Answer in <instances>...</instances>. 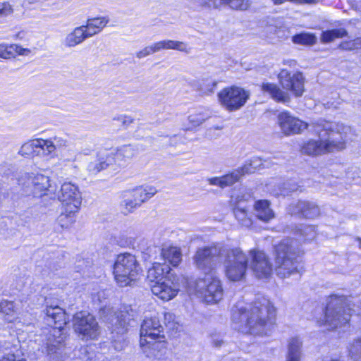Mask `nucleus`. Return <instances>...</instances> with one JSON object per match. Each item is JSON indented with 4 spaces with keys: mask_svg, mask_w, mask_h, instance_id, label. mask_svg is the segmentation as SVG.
I'll list each match as a JSON object with an SVG mask.
<instances>
[{
    "mask_svg": "<svg viewBox=\"0 0 361 361\" xmlns=\"http://www.w3.org/2000/svg\"><path fill=\"white\" fill-rule=\"evenodd\" d=\"M224 257L225 274L233 281H240L245 276L248 257L239 247L226 248L217 245L199 248L195 256L196 267L206 274H210L219 257Z\"/></svg>",
    "mask_w": 361,
    "mask_h": 361,
    "instance_id": "1",
    "label": "nucleus"
},
{
    "mask_svg": "<svg viewBox=\"0 0 361 361\" xmlns=\"http://www.w3.org/2000/svg\"><path fill=\"white\" fill-rule=\"evenodd\" d=\"M276 309L267 300L253 305L238 303L232 310L233 328L245 334L267 335L273 326Z\"/></svg>",
    "mask_w": 361,
    "mask_h": 361,
    "instance_id": "2",
    "label": "nucleus"
},
{
    "mask_svg": "<svg viewBox=\"0 0 361 361\" xmlns=\"http://www.w3.org/2000/svg\"><path fill=\"white\" fill-rule=\"evenodd\" d=\"M315 130L319 140L305 142L301 147L302 154L314 157L345 148V142L351 129L342 123L322 121L317 124Z\"/></svg>",
    "mask_w": 361,
    "mask_h": 361,
    "instance_id": "3",
    "label": "nucleus"
},
{
    "mask_svg": "<svg viewBox=\"0 0 361 361\" xmlns=\"http://www.w3.org/2000/svg\"><path fill=\"white\" fill-rule=\"evenodd\" d=\"M163 326L159 317L154 314L145 317L140 331V347L148 357H155L166 347Z\"/></svg>",
    "mask_w": 361,
    "mask_h": 361,
    "instance_id": "4",
    "label": "nucleus"
},
{
    "mask_svg": "<svg viewBox=\"0 0 361 361\" xmlns=\"http://www.w3.org/2000/svg\"><path fill=\"white\" fill-rule=\"evenodd\" d=\"M351 311L348 299L345 296L332 295L329 299L324 319L317 322L319 326H324L328 330H345L349 327Z\"/></svg>",
    "mask_w": 361,
    "mask_h": 361,
    "instance_id": "5",
    "label": "nucleus"
},
{
    "mask_svg": "<svg viewBox=\"0 0 361 361\" xmlns=\"http://www.w3.org/2000/svg\"><path fill=\"white\" fill-rule=\"evenodd\" d=\"M45 314L48 324H54V326L49 330L46 343L42 346V352L51 355L57 353L65 341L63 326L66 324L67 319L64 310L58 305L47 306Z\"/></svg>",
    "mask_w": 361,
    "mask_h": 361,
    "instance_id": "6",
    "label": "nucleus"
},
{
    "mask_svg": "<svg viewBox=\"0 0 361 361\" xmlns=\"http://www.w3.org/2000/svg\"><path fill=\"white\" fill-rule=\"evenodd\" d=\"M274 262L277 275L287 278L298 272L299 250L295 240H282L274 247Z\"/></svg>",
    "mask_w": 361,
    "mask_h": 361,
    "instance_id": "7",
    "label": "nucleus"
},
{
    "mask_svg": "<svg viewBox=\"0 0 361 361\" xmlns=\"http://www.w3.org/2000/svg\"><path fill=\"white\" fill-rule=\"evenodd\" d=\"M135 317V312L128 307L104 317V319L111 325V339L116 350L121 351L127 345L126 334L130 327L134 326Z\"/></svg>",
    "mask_w": 361,
    "mask_h": 361,
    "instance_id": "8",
    "label": "nucleus"
},
{
    "mask_svg": "<svg viewBox=\"0 0 361 361\" xmlns=\"http://www.w3.org/2000/svg\"><path fill=\"white\" fill-rule=\"evenodd\" d=\"M141 272V267L135 255L126 252L117 256L113 274L119 286H133L139 279Z\"/></svg>",
    "mask_w": 361,
    "mask_h": 361,
    "instance_id": "9",
    "label": "nucleus"
},
{
    "mask_svg": "<svg viewBox=\"0 0 361 361\" xmlns=\"http://www.w3.org/2000/svg\"><path fill=\"white\" fill-rule=\"evenodd\" d=\"M271 160L266 159L262 161L261 159H254L250 162L244 164L242 167L233 171L221 177H213L208 178L210 185H216L221 188L228 187L239 181L241 176L245 174L252 173L255 171L257 166H262V168H268L271 166Z\"/></svg>",
    "mask_w": 361,
    "mask_h": 361,
    "instance_id": "10",
    "label": "nucleus"
},
{
    "mask_svg": "<svg viewBox=\"0 0 361 361\" xmlns=\"http://www.w3.org/2000/svg\"><path fill=\"white\" fill-rule=\"evenodd\" d=\"M195 291L204 298L207 303L218 302L223 297L221 281L211 273L206 274L204 279L196 281Z\"/></svg>",
    "mask_w": 361,
    "mask_h": 361,
    "instance_id": "11",
    "label": "nucleus"
},
{
    "mask_svg": "<svg viewBox=\"0 0 361 361\" xmlns=\"http://www.w3.org/2000/svg\"><path fill=\"white\" fill-rule=\"evenodd\" d=\"M220 104L229 111L238 110L250 97L247 91L237 86L223 88L217 94Z\"/></svg>",
    "mask_w": 361,
    "mask_h": 361,
    "instance_id": "12",
    "label": "nucleus"
},
{
    "mask_svg": "<svg viewBox=\"0 0 361 361\" xmlns=\"http://www.w3.org/2000/svg\"><path fill=\"white\" fill-rule=\"evenodd\" d=\"M75 331L85 338L94 339L99 334L98 323L93 315L85 311L77 312L73 317Z\"/></svg>",
    "mask_w": 361,
    "mask_h": 361,
    "instance_id": "13",
    "label": "nucleus"
},
{
    "mask_svg": "<svg viewBox=\"0 0 361 361\" xmlns=\"http://www.w3.org/2000/svg\"><path fill=\"white\" fill-rule=\"evenodd\" d=\"M61 203L63 207L71 209H80L82 204V196L78 187L71 182L63 183L59 191L54 195Z\"/></svg>",
    "mask_w": 361,
    "mask_h": 361,
    "instance_id": "14",
    "label": "nucleus"
},
{
    "mask_svg": "<svg viewBox=\"0 0 361 361\" xmlns=\"http://www.w3.org/2000/svg\"><path fill=\"white\" fill-rule=\"evenodd\" d=\"M282 87L290 92L295 97H300L305 90V78L302 73H291L286 69H281L278 75Z\"/></svg>",
    "mask_w": 361,
    "mask_h": 361,
    "instance_id": "15",
    "label": "nucleus"
},
{
    "mask_svg": "<svg viewBox=\"0 0 361 361\" xmlns=\"http://www.w3.org/2000/svg\"><path fill=\"white\" fill-rule=\"evenodd\" d=\"M277 121L281 132L286 135L300 134L308 127L306 122L288 111L281 112L278 115Z\"/></svg>",
    "mask_w": 361,
    "mask_h": 361,
    "instance_id": "16",
    "label": "nucleus"
},
{
    "mask_svg": "<svg viewBox=\"0 0 361 361\" xmlns=\"http://www.w3.org/2000/svg\"><path fill=\"white\" fill-rule=\"evenodd\" d=\"M250 255L252 258L250 268L256 277L267 279L272 272V265L267 255L262 251L250 250Z\"/></svg>",
    "mask_w": 361,
    "mask_h": 361,
    "instance_id": "17",
    "label": "nucleus"
},
{
    "mask_svg": "<svg viewBox=\"0 0 361 361\" xmlns=\"http://www.w3.org/2000/svg\"><path fill=\"white\" fill-rule=\"evenodd\" d=\"M28 180L32 185L35 196L41 197L43 195L56 194V186L50 183V179L47 176L36 174L29 177Z\"/></svg>",
    "mask_w": 361,
    "mask_h": 361,
    "instance_id": "18",
    "label": "nucleus"
},
{
    "mask_svg": "<svg viewBox=\"0 0 361 361\" xmlns=\"http://www.w3.org/2000/svg\"><path fill=\"white\" fill-rule=\"evenodd\" d=\"M152 293L164 301L173 299L178 292V286L169 279L162 281H156L151 286Z\"/></svg>",
    "mask_w": 361,
    "mask_h": 361,
    "instance_id": "19",
    "label": "nucleus"
},
{
    "mask_svg": "<svg viewBox=\"0 0 361 361\" xmlns=\"http://www.w3.org/2000/svg\"><path fill=\"white\" fill-rule=\"evenodd\" d=\"M289 212L292 215H297L307 219H313L319 215V207L313 202L298 201L289 206Z\"/></svg>",
    "mask_w": 361,
    "mask_h": 361,
    "instance_id": "20",
    "label": "nucleus"
},
{
    "mask_svg": "<svg viewBox=\"0 0 361 361\" xmlns=\"http://www.w3.org/2000/svg\"><path fill=\"white\" fill-rule=\"evenodd\" d=\"M114 161V158L109 153L99 154L88 163L87 169L90 173L97 174L109 166L112 165Z\"/></svg>",
    "mask_w": 361,
    "mask_h": 361,
    "instance_id": "21",
    "label": "nucleus"
},
{
    "mask_svg": "<svg viewBox=\"0 0 361 361\" xmlns=\"http://www.w3.org/2000/svg\"><path fill=\"white\" fill-rule=\"evenodd\" d=\"M254 212L255 216L264 222H269L275 217L269 202L266 200L256 201L254 204Z\"/></svg>",
    "mask_w": 361,
    "mask_h": 361,
    "instance_id": "22",
    "label": "nucleus"
},
{
    "mask_svg": "<svg viewBox=\"0 0 361 361\" xmlns=\"http://www.w3.org/2000/svg\"><path fill=\"white\" fill-rule=\"evenodd\" d=\"M41 153L45 154L44 141L43 139H35L23 144L19 154L24 157H32L39 155Z\"/></svg>",
    "mask_w": 361,
    "mask_h": 361,
    "instance_id": "23",
    "label": "nucleus"
},
{
    "mask_svg": "<svg viewBox=\"0 0 361 361\" xmlns=\"http://www.w3.org/2000/svg\"><path fill=\"white\" fill-rule=\"evenodd\" d=\"M80 209H71L61 207V212L56 219V223L63 229H68L75 223L76 216Z\"/></svg>",
    "mask_w": 361,
    "mask_h": 361,
    "instance_id": "24",
    "label": "nucleus"
},
{
    "mask_svg": "<svg viewBox=\"0 0 361 361\" xmlns=\"http://www.w3.org/2000/svg\"><path fill=\"white\" fill-rule=\"evenodd\" d=\"M109 23L106 17L87 19L86 25H82L88 38L99 33Z\"/></svg>",
    "mask_w": 361,
    "mask_h": 361,
    "instance_id": "25",
    "label": "nucleus"
},
{
    "mask_svg": "<svg viewBox=\"0 0 361 361\" xmlns=\"http://www.w3.org/2000/svg\"><path fill=\"white\" fill-rule=\"evenodd\" d=\"M170 267L166 263H154L152 267L148 269L147 278L152 282L162 281L168 279Z\"/></svg>",
    "mask_w": 361,
    "mask_h": 361,
    "instance_id": "26",
    "label": "nucleus"
},
{
    "mask_svg": "<svg viewBox=\"0 0 361 361\" xmlns=\"http://www.w3.org/2000/svg\"><path fill=\"white\" fill-rule=\"evenodd\" d=\"M262 90L264 93L269 94L272 99L277 102H286L290 99L289 94L287 92H284L274 83L263 82L262 85Z\"/></svg>",
    "mask_w": 361,
    "mask_h": 361,
    "instance_id": "27",
    "label": "nucleus"
},
{
    "mask_svg": "<svg viewBox=\"0 0 361 361\" xmlns=\"http://www.w3.org/2000/svg\"><path fill=\"white\" fill-rule=\"evenodd\" d=\"M87 38L83 27L81 25L75 27L71 32L68 33L63 43L67 47H74L82 43Z\"/></svg>",
    "mask_w": 361,
    "mask_h": 361,
    "instance_id": "28",
    "label": "nucleus"
},
{
    "mask_svg": "<svg viewBox=\"0 0 361 361\" xmlns=\"http://www.w3.org/2000/svg\"><path fill=\"white\" fill-rule=\"evenodd\" d=\"M302 342L299 337L288 341L286 361H301Z\"/></svg>",
    "mask_w": 361,
    "mask_h": 361,
    "instance_id": "29",
    "label": "nucleus"
},
{
    "mask_svg": "<svg viewBox=\"0 0 361 361\" xmlns=\"http://www.w3.org/2000/svg\"><path fill=\"white\" fill-rule=\"evenodd\" d=\"M161 255L166 262L173 267H177L182 260L180 249L176 246H164Z\"/></svg>",
    "mask_w": 361,
    "mask_h": 361,
    "instance_id": "30",
    "label": "nucleus"
},
{
    "mask_svg": "<svg viewBox=\"0 0 361 361\" xmlns=\"http://www.w3.org/2000/svg\"><path fill=\"white\" fill-rule=\"evenodd\" d=\"M212 113L210 111L204 107L197 108L194 112L188 116V121L190 126L187 129H192L200 126L207 119L210 118Z\"/></svg>",
    "mask_w": 361,
    "mask_h": 361,
    "instance_id": "31",
    "label": "nucleus"
},
{
    "mask_svg": "<svg viewBox=\"0 0 361 361\" xmlns=\"http://www.w3.org/2000/svg\"><path fill=\"white\" fill-rule=\"evenodd\" d=\"M30 50L24 49L18 44H0V58L8 59L18 55H27Z\"/></svg>",
    "mask_w": 361,
    "mask_h": 361,
    "instance_id": "32",
    "label": "nucleus"
},
{
    "mask_svg": "<svg viewBox=\"0 0 361 361\" xmlns=\"http://www.w3.org/2000/svg\"><path fill=\"white\" fill-rule=\"evenodd\" d=\"M137 153L136 149L130 145H123L120 148L117 149L115 153L111 152L114 158V163H116L118 165L122 164V161H126L128 159H132Z\"/></svg>",
    "mask_w": 361,
    "mask_h": 361,
    "instance_id": "33",
    "label": "nucleus"
},
{
    "mask_svg": "<svg viewBox=\"0 0 361 361\" xmlns=\"http://www.w3.org/2000/svg\"><path fill=\"white\" fill-rule=\"evenodd\" d=\"M0 313L4 315V319L8 323H20L17 310L13 302L3 300L0 302Z\"/></svg>",
    "mask_w": 361,
    "mask_h": 361,
    "instance_id": "34",
    "label": "nucleus"
},
{
    "mask_svg": "<svg viewBox=\"0 0 361 361\" xmlns=\"http://www.w3.org/2000/svg\"><path fill=\"white\" fill-rule=\"evenodd\" d=\"M157 190L152 185H144L136 188L132 190V197L137 198V202L141 204L152 197Z\"/></svg>",
    "mask_w": 361,
    "mask_h": 361,
    "instance_id": "35",
    "label": "nucleus"
},
{
    "mask_svg": "<svg viewBox=\"0 0 361 361\" xmlns=\"http://www.w3.org/2000/svg\"><path fill=\"white\" fill-rule=\"evenodd\" d=\"M159 51L164 49H173L184 52L190 53L191 48L186 42L173 39H164L157 42Z\"/></svg>",
    "mask_w": 361,
    "mask_h": 361,
    "instance_id": "36",
    "label": "nucleus"
},
{
    "mask_svg": "<svg viewBox=\"0 0 361 361\" xmlns=\"http://www.w3.org/2000/svg\"><path fill=\"white\" fill-rule=\"evenodd\" d=\"M233 214L238 223L245 227H250L252 224V219L248 216L246 208L241 205V203L233 209Z\"/></svg>",
    "mask_w": 361,
    "mask_h": 361,
    "instance_id": "37",
    "label": "nucleus"
},
{
    "mask_svg": "<svg viewBox=\"0 0 361 361\" xmlns=\"http://www.w3.org/2000/svg\"><path fill=\"white\" fill-rule=\"evenodd\" d=\"M45 154L54 152L56 149L67 146L68 141L63 137L55 136L49 140H44Z\"/></svg>",
    "mask_w": 361,
    "mask_h": 361,
    "instance_id": "38",
    "label": "nucleus"
},
{
    "mask_svg": "<svg viewBox=\"0 0 361 361\" xmlns=\"http://www.w3.org/2000/svg\"><path fill=\"white\" fill-rule=\"evenodd\" d=\"M348 32L344 28L333 29L324 31L321 35V40L324 43H329L336 39L347 36Z\"/></svg>",
    "mask_w": 361,
    "mask_h": 361,
    "instance_id": "39",
    "label": "nucleus"
},
{
    "mask_svg": "<svg viewBox=\"0 0 361 361\" xmlns=\"http://www.w3.org/2000/svg\"><path fill=\"white\" fill-rule=\"evenodd\" d=\"M292 41L295 44L313 45L316 43L317 38L313 34L300 33L294 35L292 38Z\"/></svg>",
    "mask_w": 361,
    "mask_h": 361,
    "instance_id": "40",
    "label": "nucleus"
},
{
    "mask_svg": "<svg viewBox=\"0 0 361 361\" xmlns=\"http://www.w3.org/2000/svg\"><path fill=\"white\" fill-rule=\"evenodd\" d=\"M137 198L132 197V190L126 192L124 195V200L123 206L124 207L123 212L130 213L132 212L135 209L141 206L140 203H138Z\"/></svg>",
    "mask_w": 361,
    "mask_h": 361,
    "instance_id": "41",
    "label": "nucleus"
},
{
    "mask_svg": "<svg viewBox=\"0 0 361 361\" xmlns=\"http://www.w3.org/2000/svg\"><path fill=\"white\" fill-rule=\"evenodd\" d=\"M296 232L302 236L305 240L314 239L317 234L315 227L312 225H300Z\"/></svg>",
    "mask_w": 361,
    "mask_h": 361,
    "instance_id": "42",
    "label": "nucleus"
},
{
    "mask_svg": "<svg viewBox=\"0 0 361 361\" xmlns=\"http://www.w3.org/2000/svg\"><path fill=\"white\" fill-rule=\"evenodd\" d=\"M250 0H228V6L236 11H247L251 6Z\"/></svg>",
    "mask_w": 361,
    "mask_h": 361,
    "instance_id": "43",
    "label": "nucleus"
},
{
    "mask_svg": "<svg viewBox=\"0 0 361 361\" xmlns=\"http://www.w3.org/2000/svg\"><path fill=\"white\" fill-rule=\"evenodd\" d=\"M188 6L194 11H202L203 9H210L211 0H185Z\"/></svg>",
    "mask_w": 361,
    "mask_h": 361,
    "instance_id": "44",
    "label": "nucleus"
},
{
    "mask_svg": "<svg viewBox=\"0 0 361 361\" xmlns=\"http://www.w3.org/2000/svg\"><path fill=\"white\" fill-rule=\"evenodd\" d=\"M349 352L356 361L361 360V338L355 339L350 345Z\"/></svg>",
    "mask_w": 361,
    "mask_h": 361,
    "instance_id": "45",
    "label": "nucleus"
},
{
    "mask_svg": "<svg viewBox=\"0 0 361 361\" xmlns=\"http://www.w3.org/2000/svg\"><path fill=\"white\" fill-rule=\"evenodd\" d=\"M158 51H159L158 43L155 42L149 46L145 47L142 49L137 51L136 53V56L138 59H142Z\"/></svg>",
    "mask_w": 361,
    "mask_h": 361,
    "instance_id": "46",
    "label": "nucleus"
},
{
    "mask_svg": "<svg viewBox=\"0 0 361 361\" xmlns=\"http://www.w3.org/2000/svg\"><path fill=\"white\" fill-rule=\"evenodd\" d=\"M217 82L214 80L208 81L202 79L200 84L198 90L204 94H209L214 92L216 88Z\"/></svg>",
    "mask_w": 361,
    "mask_h": 361,
    "instance_id": "47",
    "label": "nucleus"
},
{
    "mask_svg": "<svg viewBox=\"0 0 361 361\" xmlns=\"http://www.w3.org/2000/svg\"><path fill=\"white\" fill-rule=\"evenodd\" d=\"M298 190V185L295 184H292L290 183H284L283 188H280L279 192H276V195H288L290 192L296 191Z\"/></svg>",
    "mask_w": 361,
    "mask_h": 361,
    "instance_id": "48",
    "label": "nucleus"
},
{
    "mask_svg": "<svg viewBox=\"0 0 361 361\" xmlns=\"http://www.w3.org/2000/svg\"><path fill=\"white\" fill-rule=\"evenodd\" d=\"M274 5H281L286 1L294 3L297 5L314 4L317 0H271Z\"/></svg>",
    "mask_w": 361,
    "mask_h": 361,
    "instance_id": "49",
    "label": "nucleus"
},
{
    "mask_svg": "<svg viewBox=\"0 0 361 361\" xmlns=\"http://www.w3.org/2000/svg\"><path fill=\"white\" fill-rule=\"evenodd\" d=\"M11 11V7L8 3L0 2V17L8 14Z\"/></svg>",
    "mask_w": 361,
    "mask_h": 361,
    "instance_id": "50",
    "label": "nucleus"
},
{
    "mask_svg": "<svg viewBox=\"0 0 361 361\" xmlns=\"http://www.w3.org/2000/svg\"><path fill=\"white\" fill-rule=\"evenodd\" d=\"M212 345L216 348H221L224 344V341L219 335L212 336Z\"/></svg>",
    "mask_w": 361,
    "mask_h": 361,
    "instance_id": "51",
    "label": "nucleus"
},
{
    "mask_svg": "<svg viewBox=\"0 0 361 361\" xmlns=\"http://www.w3.org/2000/svg\"><path fill=\"white\" fill-rule=\"evenodd\" d=\"M228 0H211L210 8H219L222 6H227Z\"/></svg>",
    "mask_w": 361,
    "mask_h": 361,
    "instance_id": "52",
    "label": "nucleus"
},
{
    "mask_svg": "<svg viewBox=\"0 0 361 361\" xmlns=\"http://www.w3.org/2000/svg\"><path fill=\"white\" fill-rule=\"evenodd\" d=\"M339 47L343 50H349V51L355 50L353 39L342 42L340 44Z\"/></svg>",
    "mask_w": 361,
    "mask_h": 361,
    "instance_id": "53",
    "label": "nucleus"
},
{
    "mask_svg": "<svg viewBox=\"0 0 361 361\" xmlns=\"http://www.w3.org/2000/svg\"><path fill=\"white\" fill-rule=\"evenodd\" d=\"M0 361H26V360L18 357L14 354H6L1 357Z\"/></svg>",
    "mask_w": 361,
    "mask_h": 361,
    "instance_id": "54",
    "label": "nucleus"
},
{
    "mask_svg": "<svg viewBox=\"0 0 361 361\" xmlns=\"http://www.w3.org/2000/svg\"><path fill=\"white\" fill-rule=\"evenodd\" d=\"M117 120L121 122L123 126H128L133 121V119L130 116L125 115L118 116Z\"/></svg>",
    "mask_w": 361,
    "mask_h": 361,
    "instance_id": "55",
    "label": "nucleus"
},
{
    "mask_svg": "<svg viewBox=\"0 0 361 361\" xmlns=\"http://www.w3.org/2000/svg\"><path fill=\"white\" fill-rule=\"evenodd\" d=\"M162 314L164 316V319L166 325H169L173 323L175 320V315L173 313L169 312H164V313H162Z\"/></svg>",
    "mask_w": 361,
    "mask_h": 361,
    "instance_id": "56",
    "label": "nucleus"
},
{
    "mask_svg": "<svg viewBox=\"0 0 361 361\" xmlns=\"http://www.w3.org/2000/svg\"><path fill=\"white\" fill-rule=\"evenodd\" d=\"M286 30V27L285 26H280L278 27L276 26V30L275 32L277 35V36L280 38L287 37V36L285 34V31Z\"/></svg>",
    "mask_w": 361,
    "mask_h": 361,
    "instance_id": "57",
    "label": "nucleus"
},
{
    "mask_svg": "<svg viewBox=\"0 0 361 361\" xmlns=\"http://www.w3.org/2000/svg\"><path fill=\"white\" fill-rule=\"evenodd\" d=\"M353 44H354L355 50L361 49V38L358 37V38L353 39Z\"/></svg>",
    "mask_w": 361,
    "mask_h": 361,
    "instance_id": "58",
    "label": "nucleus"
},
{
    "mask_svg": "<svg viewBox=\"0 0 361 361\" xmlns=\"http://www.w3.org/2000/svg\"><path fill=\"white\" fill-rule=\"evenodd\" d=\"M283 63L289 66H295L296 65V62L294 60L285 61Z\"/></svg>",
    "mask_w": 361,
    "mask_h": 361,
    "instance_id": "59",
    "label": "nucleus"
},
{
    "mask_svg": "<svg viewBox=\"0 0 361 361\" xmlns=\"http://www.w3.org/2000/svg\"><path fill=\"white\" fill-rule=\"evenodd\" d=\"M357 240H358V242H359V247L361 249V238H357Z\"/></svg>",
    "mask_w": 361,
    "mask_h": 361,
    "instance_id": "60",
    "label": "nucleus"
},
{
    "mask_svg": "<svg viewBox=\"0 0 361 361\" xmlns=\"http://www.w3.org/2000/svg\"><path fill=\"white\" fill-rule=\"evenodd\" d=\"M324 361H340L338 359H331V360H324Z\"/></svg>",
    "mask_w": 361,
    "mask_h": 361,
    "instance_id": "61",
    "label": "nucleus"
}]
</instances>
